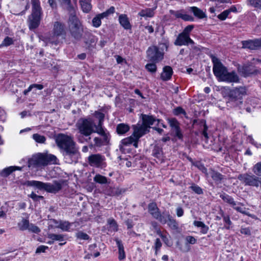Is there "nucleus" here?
<instances>
[{
	"instance_id": "1",
	"label": "nucleus",
	"mask_w": 261,
	"mask_h": 261,
	"mask_svg": "<svg viewBox=\"0 0 261 261\" xmlns=\"http://www.w3.org/2000/svg\"><path fill=\"white\" fill-rule=\"evenodd\" d=\"M55 141L61 150L66 163L71 164L77 162L80 153L72 136L59 134L55 137Z\"/></svg>"
},
{
	"instance_id": "2",
	"label": "nucleus",
	"mask_w": 261,
	"mask_h": 261,
	"mask_svg": "<svg viewBox=\"0 0 261 261\" xmlns=\"http://www.w3.org/2000/svg\"><path fill=\"white\" fill-rule=\"evenodd\" d=\"M61 5L69 13L68 28L71 36L76 41L82 39L84 29L82 22L75 14V10L71 0H60Z\"/></svg>"
},
{
	"instance_id": "3",
	"label": "nucleus",
	"mask_w": 261,
	"mask_h": 261,
	"mask_svg": "<svg viewBox=\"0 0 261 261\" xmlns=\"http://www.w3.org/2000/svg\"><path fill=\"white\" fill-rule=\"evenodd\" d=\"M210 57L213 64L214 74L219 81L227 83L239 82V77L234 71L229 72L227 68L223 65L218 58L213 55Z\"/></svg>"
},
{
	"instance_id": "4",
	"label": "nucleus",
	"mask_w": 261,
	"mask_h": 261,
	"mask_svg": "<svg viewBox=\"0 0 261 261\" xmlns=\"http://www.w3.org/2000/svg\"><path fill=\"white\" fill-rule=\"evenodd\" d=\"M224 97L228 98L227 103L230 104L232 107H237L243 103V97L247 94L246 87L240 86L233 89L225 88L223 91Z\"/></svg>"
},
{
	"instance_id": "5",
	"label": "nucleus",
	"mask_w": 261,
	"mask_h": 261,
	"mask_svg": "<svg viewBox=\"0 0 261 261\" xmlns=\"http://www.w3.org/2000/svg\"><path fill=\"white\" fill-rule=\"evenodd\" d=\"M63 182L61 180H54L53 183L43 182L37 180H28L25 185L34 187L40 190H44L48 193H57L62 188Z\"/></svg>"
},
{
	"instance_id": "6",
	"label": "nucleus",
	"mask_w": 261,
	"mask_h": 261,
	"mask_svg": "<svg viewBox=\"0 0 261 261\" xmlns=\"http://www.w3.org/2000/svg\"><path fill=\"white\" fill-rule=\"evenodd\" d=\"M32 4V13L29 17V25L30 29L37 28L40 22L41 8L39 0H31Z\"/></svg>"
},
{
	"instance_id": "7",
	"label": "nucleus",
	"mask_w": 261,
	"mask_h": 261,
	"mask_svg": "<svg viewBox=\"0 0 261 261\" xmlns=\"http://www.w3.org/2000/svg\"><path fill=\"white\" fill-rule=\"evenodd\" d=\"M76 127L79 133L85 137H89L92 133L96 132V125L91 118L80 119L76 123Z\"/></svg>"
},
{
	"instance_id": "8",
	"label": "nucleus",
	"mask_w": 261,
	"mask_h": 261,
	"mask_svg": "<svg viewBox=\"0 0 261 261\" xmlns=\"http://www.w3.org/2000/svg\"><path fill=\"white\" fill-rule=\"evenodd\" d=\"M237 178L245 186L260 187L261 189V177L256 176L251 173H243L238 175ZM260 198L261 199V192Z\"/></svg>"
},
{
	"instance_id": "9",
	"label": "nucleus",
	"mask_w": 261,
	"mask_h": 261,
	"mask_svg": "<svg viewBox=\"0 0 261 261\" xmlns=\"http://www.w3.org/2000/svg\"><path fill=\"white\" fill-rule=\"evenodd\" d=\"M95 133L100 135L102 138L95 137L94 138V144H89V147L92 148L94 146L100 147L108 143L110 140L109 133L106 129H95Z\"/></svg>"
},
{
	"instance_id": "10",
	"label": "nucleus",
	"mask_w": 261,
	"mask_h": 261,
	"mask_svg": "<svg viewBox=\"0 0 261 261\" xmlns=\"http://www.w3.org/2000/svg\"><path fill=\"white\" fill-rule=\"evenodd\" d=\"M148 211L154 219L160 222H164V217L168 211H164L161 213L155 202H151L148 204Z\"/></svg>"
},
{
	"instance_id": "11",
	"label": "nucleus",
	"mask_w": 261,
	"mask_h": 261,
	"mask_svg": "<svg viewBox=\"0 0 261 261\" xmlns=\"http://www.w3.org/2000/svg\"><path fill=\"white\" fill-rule=\"evenodd\" d=\"M28 167L30 168H38L46 166V160H45V154L38 153L32 156L29 159Z\"/></svg>"
},
{
	"instance_id": "12",
	"label": "nucleus",
	"mask_w": 261,
	"mask_h": 261,
	"mask_svg": "<svg viewBox=\"0 0 261 261\" xmlns=\"http://www.w3.org/2000/svg\"><path fill=\"white\" fill-rule=\"evenodd\" d=\"M147 56L148 59L153 62H159L163 58L164 54L159 50L158 47L152 46L149 47L147 50Z\"/></svg>"
},
{
	"instance_id": "13",
	"label": "nucleus",
	"mask_w": 261,
	"mask_h": 261,
	"mask_svg": "<svg viewBox=\"0 0 261 261\" xmlns=\"http://www.w3.org/2000/svg\"><path fill=\"white\" fill-rule=\"evenodd\" d=\"M105 158L100 154H91L88 158V162L91 166L102 167L105 166Z\"/></svg>"
},
{
	"instance_id": "14",
	"label": "nucleus",
	"mask_w": 261,
	"mask_h": 261,
	"mask_svg": "<svg viewBox=\"0 0 261 261\" xmlns=\"http://www.w3.org/2000/svg\"><path fill=\"white\" fill-rule=\"evenodd\" d=\"M115 12V8L111 7L106 11L96 15L92 20V25L95 28H99L101 24V19L107 17L110 14H113Z\"/></svg>"
},
{
	"instance_id": "15",
	"label": "nucleus",
	"mask_w": 261,
	"mask_h": 261,
	"mask_svg": "<svg viewBox=\"0 0 261 261\" xmlns=\"http://www.w3.org/2000/svg\"><path fill=\"white\" fill-rule=\"evenodd\" d=\"M238 72L243 76L247 77L252 74H257L259 71L252 65H243L238 67Z\"/></svg>"
},
{
	"instance_id": "16",
	"label": "nucleus",
	"mask_w": 261,
	"mask_h": 261,
	"mask_svg": "<svg viewBox=\"0 0 261 261\" xmlns=\"http://www.w3.org/2000/svg\"><path fill=\"white\" fill-rule=\"evenodd\" d=\"M174 44L176 46L188 45L194 44V42L190 36L180 33L177 36Z\"/></svg>"
},
{
	"instance_id": "17",
	"label": "nucleus",
	"mask_w": 261,
	"mask_h": 261,
	"mask_svg": "<svg viewBox=\"0 0 261 261\" xmlns=\"http://www.w3.org/2000/svg\"><path fill=\"white\" fill-rule=\"evenodd\" d=\"M164 222H160L162 224H167L168 226L174 230H177L178 224L168 211L164 217Z\"/></svg>"
},
{
	"instance_id": "18",
	"label": "nucleus",
	"mask_w": 261,
	"mask_h": 261,
	"mask_svg": "<svg viewBox=\"0 0 261 261\" xmlns=\"http://www.w3.org/2000/svg\"><path fill=\"white\" fill-rule=\"evenodd\" d=\"M133 128L134 129V135H135L138 140L143 135L149 132L147 127L144 126L142 123L141 124H137V125H134Z\"/></svg>"
},
{
	"instance_id": "19",
	"label": "nucleus",
	"mask_w": 261,
	"mask_h": 261,
	"mask_svg": "<svg viewBox=\"0 0 261 261\" xmlns=\"http://www.w3.org/2000/svg\"><path fill=\"white\" fill-rule=\"evenodd\" d=\"M54 36L58 37L66 34L64 24L59 21H56L54 23V28L53 30Z\"/></svg>"
},
{
	"instance_id": "20",
	"label": "nucleus",
	"mask_w": 261,
	"mask_h": 261,
	"mask_svg": "<svg viewBox=\"0 0 261 261\" xmlns=\"http://www.w3.org/2000/svg\"><path fill=\"white\" fill-rule=\"evenodd\" d=\"M242 44L243 48H248L250 50L259 49L258 39L242 41Z\"/></svg>"
},
{
	"instance_id": "21",
	"label": "nucleus",
	"mask_w": 261,
	"mask_h": 261,
	"mask_svg": "<svg viewBox=\"0 0 261 261\" xmlns=\"http://www.w3.org/2000/svg\"><path fill=\"white\" fill-rule=\"evenodd\" d=\"M141 118L142 120V124L146 126L149 130L151 125H153L155 122L157 121L158 124H159L160 121L159 119H156L152 116L146 114H141Z\"/></svg>"
},
{
	"instance_id": "22",
	"label": "nucleus",
	"mask_w": 261,
	"mask_h": 261,
	"mask_svg": "<svg viewBox=\"0 0 261 261\" xmlns=\"http://www.w3.org/2000/svg\"><path fill=\"white\" fill-rule=\"evenodd\" d=\"M188 11L193 13L194 16L198 19H202L206 17L205 12L197 7L193 6L189 7Z\"/></svg>"
},
{
	"instance_id": "23",
	"label": "nucleus",
	"mask_w": 261,
	"mask_h": 261,
	"mask_svg": "<svg viewBox=\"0 0 261 261\" xmlns=\"http://www.w3.org/2000/svg\"><path fill=\"white\" fill-rule=\"evenodd\" d=\"M138 139L134 135V134L129 137L123 139L121 140V143L123 145L127 146L130 144H133V146L136 148L138 147Z\"/></svg>"
},
{
	"instance_id": "24",
	"label": "nucleus",
	"mask_w": 261,
	"mask_h": 261,
	"mask_svg": "<svg viewBox=\"0 0 261 261\" xmlns=\"http://www.w3.org/2000/svg\"><path fill=\"white\" fill-rule=\"evenodd\" d=\"M172 74V68L169 66H166L163 68V71L161 73V78L163 81H168L171 79Z\"/></svg>"
},
{
	"instance_id": "25",
	"label": "nucleus",
	"mask_w": 261,
	"mask_h": 261,
	"mask_svg": "<svg viewBox=\"0 0 261 261\" xmlns=\"http://www.w3.org/2000/svg\"><path fill=\"white\" fill-rule=\"evenodd\" d=\"M22 167L18 166H10L0 171V175L2 177H7L11 173L15 170H21Z\"/></svg>"
},
{
	"instance_id": "26",
	"label": "nucleus",
	"mask_w": 261,
	"mask_h": 261,
	"mask_svg": "<svg viewBox=\"0 0 261 261\" xmlns=\"http://www.w3.org/2000/svg\"><path fill=\"white\" fill-rule=\"evenodd\" d=\"M210 175L216 184H220L222 181L226 179L225 176L214 170H211L210 172Z\"/></svg>"
},
{
	"instance_id": "27",
	"label": "nucleus",
	"mask_w": 261,
	"mask_h": 261,
	"mask_svg": "<svg viewBox=\"0 0 261 261\" xmlns=\"http://www.w3.org/2000/svg\"><path fill=\"white\" fill-rule=\"evenodd\" d=\"M94 116L98 120V124L96 125V129H105L103 127V123L105 118V114L99 111H95Z\"/></svg>"
},
{
	"instance_id": "28",
	"label": "nucleus",
	"mask_w": 261,
	"mask_h": 261,
	"mask_svg": "<svg viewBox=\"0 0 261 261\" xmlns=\"http://www.w3.org/2000/svg\"><path fill=\"white\" fill-rule=\"evenodd\" d=\"M115 241H116L117 247L118 248V258L119 260L123 259L125 258V253L122 241L119 240L118 238H115Z\"/></svg>"
},
{
	"instance_id": "29",
	"label": "nucleus",
	"mask_w": 261,
	"mask_h": 261,
	"mask_svg": "<svg viewBox=\"0 0 261 261\" xmlns=\"http://www.w3.org/2000/svg\"><path fill=\"white\" fill-rule=\"evenodd\" d=\"M119 21L120 24L126 30L130 29L131 25L128 21L127 16L121 14L119 16Z\"/></svg>"
},
{
	"instance_id": "30",
	"label": "nucleus",
	"mask_w": 261,
	"mask_h": 261,
	"mask_svg": "<svg viewBox=\"0 0 261 261\" xmlns=\"http://www.w3.org/2000/svg\"><path fill=\"white\" fill-rule=\"evenodd\" d=\"M130 127L127 124L123 123L118 124L116 127V132L119 135H123L128 132Z\"/></svg>"
},
{
	"instance_id": "31",
	"label": "nucleus",
	"mask_w": 261,
	"mask_h": 261,
	"mask_svg": "<svg viewBox=\"0 0 261 261\" xmlns=\"http://www.w3.org/2000/svg\"><path fill=\"white\" fill-rule=\"evenodd\" d=\"M220 197L225 202L230 204L232 207L237 205L233 198L226 193L220 194Z\"/></svg>"
},
{
	"instance_id": "32",
	"label": "nucleus",
	"mask_w": 261,
	"mask_h": 261,
	"mask_svg": "<svg viewBox=\"0 0 261 261\" xmlns=\"http://www.w3.org/2000/svg\"><path fill=\"white\" fill-rule=\"evenodd\" d=\"M152 154L154 157L156 158L159 160H162L163 154L162 148L159 145H155L152 150Z\"/></svg>"
},
{
	"instance_id": "33",
	"label": "nucleus",
	"mask_w": 261,
	"mask_h": 261,
	"mask_svg": "<svg viewBox=\"0 0 261 261\" xmlns=\"http://www.w3.org/2000/svg\"><path fill=\"white\" fill-rule=\"evenodd\" d=\"M219 214L222 217L224 222L226 223V225L225 226V228L227 229L230 228V226L232 224V222L230 221V217L229 215L225 214L224 211L220 209L219 211Z\"/></svg>"
},
{
	"instance_id": "34",
	"label": "nucleus",
	"mask_w": 261,
	"mask_h": 261,
	"mask_svg": "<svg viewBox=\"0 0 261 261\" xmlns=\"http://www.w3.org/2000/svg\"><path fill=\"white\" fill-rule=\"evenodd\" d=\"M30 224L29 220L23 218L21 221L18 223L17 225L19 230L24 231L28 229Z\"/></svg>"
},
{
	"instance_id": "35",
	"label": "nucleus",
	"mask_w": 261,
	"mask_h": 261,
	"mask_svg": "<svg viewBox=\"0 0 261 261\" xmlns=\"http://www.w3.org/2000/svg\"><path fill=\"white\" fill-rule=\"evenodd\" d=\"M154 11L152 9L148 8L145 10H141L139 15L141 17H152L154 15Z\"/></svg>"
},
{
	"instance_id": "36",
	"label": "nucleus",
	"mask_w": 261,
	"mask_h": 261,
	"mask_svg": "<svg viewBox=\"0 0 261 261\" xmlns=\"http://www.w3.org/2000/svg\"><path fill=\"white\" fill-rule=\"evenodd\" d=\"M48 238L54 241L62 242L65 241V236L62 234L49 233Z\"/></svg>"
},
{
	"instance_id": "37",
	"label": "nucleus",
	"mask_w": 261,
	"mask_h": 261,
	"mask_svg": "<svg viewBox=\"0 0 261 261\" xmlns=\"http://www.w3.org/2000/svg\"><path fill=\"white\" fill-rule=\"evenodd\" d=\"M93 180L95 182L100 184H106L108 182L107 178L99 174L94 177Z\"/></svg>"
},
{
	"instance_id": "38",
	"label": "nucleus",
	"mask_w": 261,
	"mask_h": 261,
	"mask_svg": "<svg viewBox=\"0 0 261 261\" xmlns=\"http://www.w3.org/2000/svg\"><path fill=\"white\" fill-rule=\"evenodd\" d=\"M168 121L172 131L180 127L179 123L175 118H169L168 119Z\"/></svg>"
},
{
	"instance_id": "39",
	"label": "nucleus",
	"mask_w": 261,
	"mask_h": 261,
	"mask_svg": "<svg viewBox=\"0 0 261 261\" xmlns=\"http://www.w3.org/2000/svg\"><path fill=\"white\" fill-rule=\"evenodd\" d=\"M32 138L38 143L44 144L46 141L45 137L39 134H33Z\"/></svg>"
},
{
	"instance_id": "40",
	"label": "nucleus",
	"mask_w": 261,
	"mask_h": 261,
	"mask_svg": "<svg viewBox=\"0 0 261 261\" xmlns=\"http://www.w3.org/2000/svg\"><path fill=\"white\" fill-rule=\"evenodd\" d=\"M247 5L261 9V0H247Z\"/></svg>"
},
{
	"instance_id": "41",
	"label": "nucleus",
	"mask_w": 261,
	"mask_h": 261,
	"mask_svg": "<svg viewBox=\"0 0 261 261\" xmlns=\"http://www.w3.org/2000/svg\"><path fill=\"white\" fill-rule=\"evenodd\" d=\"M75 237L77 239L82 240H88L90 239V237L86 233L82 231H79L75 234Z\"/></svg>"
},
{
	"instance_id": "42",
	"label": "nucleus",
	"mask_w": 261,
	"mask_h": 261,
	"mask_svg": "<svg viewBox=\"0 0 261 261\" xmlns=\"http://www.w3.org/2000/svg\"><path fill=\"white\" fill-rule=\"evenodd\" d=\"M110 225V229L113 231H117L118 230V225L116 221L113 219H110L108 221Z\"/></svg>"
},
{
	"instance_id": "43",
	"label": "nucleus",
	"mask_w": 261,
	"mask_h": 261,
	"mask_svg": "<svg viewBox=\"0 0 261 261\" xmlns=\"http://www.w3.org/2000/svg\"><path fill=\"white\" fill-rule=\"evenodd\" d=\"M162 246V242L160 239L157 238L155 240L154 246H153V248H154L155 250V255H157L158 254L159 251L160 250L161 247Z\"/></svg>"
},
{
	"instance_id": "44",
	"label": "nucleus",
	"mask_w": 261,
	"mask_h": 261,
	"mask_svg": "<svg viewBox=\"0 0 261 261\" xmlns=\"http://www.w3.org/2000/svg\"><path fill=\"white\" fill-rule=\"evenodd\" d=\"M45 160H46V165L50 163L55 164L57 160V157L53 154H45Z\"/></svg>"
},
{
	"instance_id": "45",
	"label": "nucleus",
	"mask_w": 261,
	"mask_h": 261,
	"mask_svg": "<svg viewBox=\"0 0 261 261\" xmlns=\"http://www.w3.org/2000/svg\"><path fill=\"white\" fill-rule=\"evenodd\" d=\"M80 5L81 6V8H82L83 11L84 12L88 13L91 9L92 6L90 4V2L80 3Z\"/></svg>"
},
{
	"instance_id": "46",
	"label": "nucleus",
	"mask_w": 261,
	"mask_h": 261,
	"mask_svg": "<svg viewBox=\"0 0 261 261\" xmlns=\"http://www.w3.org/2000/svg\"><path fill=\"white\" fill-rule=\"evenodd\" d=\"M71 223L67 221L61 222L59 225V228H61L64 231H69L70 228Z\"/></svg>"
},
{
	"instance_id": "47",
	"label": "nucleus",
	"mask_w": 261,
	"mask_h": 261,
	"mask_svg": "<svg viewBox=\"0 0 261 261\" xmlns=\"http://www.w3.org/2000/svg\"><path fill=\"white\" fill-rule=\"evenodd\" d=\"M252 171L256 175L261 176V162L255 164L253 167Z\"/></svg>"
},
{
	"instance_id": "48",
	"label": "nucleus",
	"mask_w": 261,
	"mask_h": 261,
	"mask_svg": "<svg viewBox=\"0 0 261 261\" xmlns=\"http://www.w3.org/2000/svg\"><path fill=\"white\" fill-rule=\"evenodd\" d=\"M29 231L35 233H39L41 230L36 225L30 223L29 227L28 229Z\"/></svg>"
},
{
	"instance_id": "49",
	"label": "nucleus",
	"mask_w": 261,
	"mask_h": 261,
	"mask_svg": "<svg viewBox=\"0 0 261 261\" xmlns=\"http://www.w3.org/2000/svg\"><path fill=\"white\" fill-rule=\"evenodd\" d=\"M190 188L197 194H202L203 193L202 189L198 186L193 184Z\"/></svg>"
},
{
	"instance_id": "50",
	"label": "nucleus",
	"mask_w": 261,
	"mask_h": 261,
	"mask_svg": "<svg viewBox=\"0 0 261 261\" xmlns=\"http://www.w3.org/2000/svg\"><path fill=\"white\" fill-rule=\"evenodd\" d=\"M145 68L148 71L152 73H155L156 71V66L154 63L147 64Z\"/></svg>"
},
{
	"instance_id": "51",
	"label": "nucleus",
	"mask_w": 261,
	"mask_h": 261,
	"mask_svg": "<svg viewBox=\"0 0 261 261\" xmlns=\"http://www.w3.org/2000/svg\"><path fill=\"white\" fill-rule=\"evenodd\" d=\"M13 43V39L9 37H6L3 40L2 44H1V46H7L12 44Z\"/></svg>"
},
{
	"instance_id": "52",
	"label": "nucleus",
	"mask_w": 261,
	"mask_h": 261,
	"mask_svg": "<svg viewBox=\"0 0 261 261\" xmlns=\"http://www.w3.org/2000/svg\"><path fill=\"white\" fill-rule=\"evenodd\" d=\"M194 27L193 25H189L184 29V30L181 33L190 36V34L193 29Z\"/></svg>"
},
{
	"instance_id": "53",
	"label": "nucleus",
	"mask_w": 261,
	"mask_h": 261,
	"mask_svg": "<svg viewBox=\"0 0 261 261\" xmlns=\"http://www.w3.org/2000/svg\"><path fill=\"white\" fill-rule=\"evenodd\" d=\"M229 14V11L226 10L218 15L217 17L221 20H224Z\"/></svg>"
},
{
	"instance_id": "54",
	"label": "nucleus",
	"mask_w": 261,
	"mask_h": 261,
	"mask_svg": "<svg viewBox=\"0 0 261 261\" xmlns=\"http://www.w3.org/2000/svg\"><path fill=\"white\" fill-rule=\"evenodd\" d=\"M29 197L35 201H39L40 199H43L44 198L43 196L37 195L34 192H32Z\"/></svg>"
},
{
	"instance_id": "55",
	"label": "nucleus",
	"mask_w": 261,
	"mask_h": 261,
	"mask_svg": "<svg viewBox=\"0 0 261 261\" xmlns=\"http://www.w3.org/2000/svg\"><path fill=\"white\" fill-rule=\"evenodd\" d=\"M174 133V136L179 140H182L183 135L181 133V129L179 128L172 131Z\"/></svg>"
},
{
	"instance_id": "56",
	"label": "nucleus",
	"mask_w": 261,
	"mask_h": 261,
	"mask_svg": "<svg viewBox=\"0 0 261 261\" xmlns=\"http://www.w3.org/2000/svg\"><path fill=\"white\" fill-rule=\"evenodd\" d=\"M85 136H80L77 138L78 141L81 143H83L85 142H87L88 143H90V141L91 140V137L90 136L88 137V138H85Z\"/></svg>"
},
{
	"instance_id": "57",
	"label": "nucleus",
	"mask_w": 261,
	"mask_h": 261,
	"mask_svg": "<svg viewBox=\"0 0 261 261\" xmlns=\"http://www.w3.org/2000/svg\"><path fill=\"white\" fill-rule=\"evenodd\" d=\"M187 243L191 244H194L196 243V239L192 236H188L186 238Z\"/></svg>"
},
{
	"instance_id": "58",
	"label": "nucleus",
	"mask_w": 261,
	"mask_h": 261,
	"mask_svg": "<svg viewBox=\"0 0 261 261\" xmlns=\"http://www.w3.org/2000/svg\"><path fill=\"white\" fill-rule=\"evenodd\" d=\"M185 113V110L181 107H177L174 110V114L176 115Z\"/></svg>"
},
{
	"instance_id": "59",
	"label": "nucleus",
	"mask_w": 261,
	"mask_h": 261,
	"mask_svg": "<svg viewBox=\"0 0 261 261\" xmlns=\"http://www.w3.org/2000/svg\"><path fill=\"white\" fill-rule=\"evenodd\" d=\"M194 165L197 167L199 169L201 170L203 172L206 173L207 171L206 168L204 166V165L200 163H196L194 164Z\"/></svg>"
},
{
	"instance_id": "60",
	"label": "nucleus",
	"mask_w": 261,
	"mask_h": 261,
	"mask_svg": "<svg viewBox=\"0 0 261 261\" xmlns=\"http://www.w3.org/2000/svg\"><path fill=\"white\" fill-rule=\"evenodd\" d=\"M47 249H48L47 246H43V245L40 246L39 247H38L37 248L36 253H41V252H44L45 251V250Z\"/></svg>"
},
{
	"instance_id": "61",
	"label": "nucleus",
	"mask_w": 261,
	"mask_h": 261,
	"mask_svg": "<svg viewBox=\"0 0 261 261\" xmlns=\"http://www.w3.org/2000/svg\"><path fill=\"white\" fill-rule=\"evenodd\" d=\"M232 207L236 210L237 211L241 213H242V214H246V212H245V208L244 207H242L241 206H239L238 205H237V204L236 205V206H233Z\"/></svg>"
},
{
	"instance_id": "62",
	"label": "nucleus",
	"mask_w": 261,
	"mask_h": 261,
	"mask_svg": "<svg viewBox=\"0 0 261 261\" xmlns=\"http://www.w3.org/2000/svg\"><path fill=\"white\" fill-rule=\"evenodd\" d=\"M185 21H193L194 20V18L188 14H184L182 19Z\"/></svg>"
},
{
	"instance_id": "63",
	"label": "nucleus",
	"mask_w": 261,
	"mask_h": 261,
	"mask_svg": "<svg viewBox=\"0 0 261 261\" xmlns=\"http://www.w3.org/2000/svg\"><path fill=\"white\" fill-rule=\"evenodd\" d=\"M183 10L176 11L174 15L176 17V18H180L182 19L184 13H182Z\"/></svg>"
},
{
	"instance_id": "64",
	"label": "nucleus",
	"mask_w": 261,
	"mask_h": 261,
	"mask_svg": "<svg viewBox=\"0 0 261 261\" xmlns=\"http://www.w3.org/2000/svg\"><path fill=\"white\" fill-rule=\"evenodd\" d=\"M31 86L32 89L36 88L38 90H42L44 88L43 86L41 84H34L31 85Z\"/></svg>"
}]
</instances>
